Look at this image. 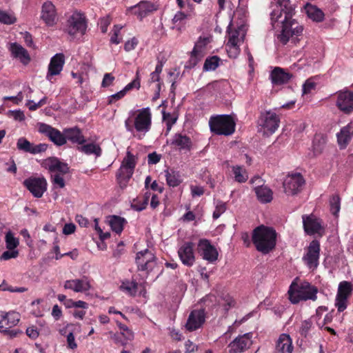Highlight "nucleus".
Returning a JSON list of instances; mask_svg holds the SVG:
<instances>
[{
  "mask_svg": "<svg viewBox=\"0 0 353 353\" xmlns=\"http://www.w3.org/2000/svg\"><path fill=\"white\" fill-rule=\"evenodd\" d=\"M271 8V25L274 29H280L277 34L278 41L283 45H286L290 40L294 43H297L304 28L297 20L293 19L295 14L294 5L290 0H273Z\"/></svg>",
  "mask_w": 353,
  "mask_h": 353,
  "instance_id": "1",
  "label": "nucleus"
},
{
  "mask_svg": "<svg viewBox=\"0 0 353 353\" xmlns=\"http://www.w3.org/2000/svg\"><path fill=\"white\" fill-rule=\"evenodd\" d=\"M276 236L277 233L273 228L261 225L254 229L252 241L257 251L267 254L275 248Z\"/></svg>",
  "mask_w": 353,
  "mask_h": 353,
  "instance_id": "2",
  "label": "nucleus"
},
{
  "mask_svg": "<svg viewBox=\"0 0 353 353\" xmlns=\"http://www.w3.org/2000/svg\"><path fill=\"white\" fill-rule=\"evenodd\" d=\"M317 293L318 288L307 281H303L300 285L292 283L288 290L289 299L293 304H296L301 301H316Z\"/></svg>",
  "mask_w": 353,
  "mask_h": 353,
  "instance_id": "3",
  "label": "nucleus"
},
{
  "mask_svg": "<svg viewBox=\"0 0 353 353\" xmlns=\"http://www.w3.org/2000/svg\"><path fill=\"white\" fill-rule=\"evenodd\" d=\"M245 26L243 23H235L233 19H231L227 28L226 37L228 39L225 45V50L230 58H236L239 52L240 48L238 46L239 37L241 34H243Z\"/></svg>",
  "mask_w": 353,
  "mask_h": 353,
  "instance_id": "4",
  "label": "nucleus"
},
{
  "mask_svg": "<svg viewBox=\"0 0 353 353\" xmlns=\"http://www.w3.org/2000/svg\"><path fill=\"white\" fill-rule=\"evenodd\" d=\"M152 125V115L149 108H144L139 110V113L134 120V125L139 139H141L150 130Z\"/></svg>",
  "mask_w": 353,
  "mask_h": 353,
  "instance_id": "5",
  "label": "nucleus"
},
{
  "mask_svg": "<svg viewBox=\"0 0 353 353\" xmlns=\"http://www.w3.org/2000/svg\"><path fill=\"white\" fill-rule=\"evenodd\" d=\"M87 28L85 17L83 14L79 12H74L68 18L67 21V32L73 37L78 34L83 35Z\"/></svg>",
  "mask_w": 353,
  "mask_h": 353,
  "instance_id": "6",
  "label": "nucleus"
},
{
  "mask_svg": "<svg viewBox=\"0 0 353 353\" xmlns=\"http://www.w3.org/2000/svg\"><path fill=\"white\" fill-rule=\"evenodd\" d=\"M157 260L154 254L148 249L138 252L135 259L138 270L148 274L157 266Z\"/></svg>",
  "mask_w": 353,
  "mask_h": 353,
  "instance_id": "7",
  "label": "nucleus"
},
{
  "mask_svg": "<svg viewBox=\"0 0 353 353\" xmlns=\"http://www.w3.org/2000/svg\"><path fill=\"white\" fill-rule=\"evenodd\" d=\"M305 184V179L300 173L288 174L284 179V192L288 195H295L300 192Z\"/></svg>",
  "mask_w": 353,
  "mask_h": 353,
  "instance_id": "8",
  "label": "nucleus"
},
{
  "mask_svg": "<svg viewBox=\"0 0 353 353\" xmlns=\"http://www.w3.org/2000/svg\"><path fill=\"white\" fill-rule=\"evenodd\" d=\"M137 165V160L134 155L128 150L126 156L122 161L121 167L117 173V178L119 180H124L127 182L132 176L134 170Z\"/></svg>",
  "mask_w": 353,
  "mask_h": 353,
  "instance_id": "9",
  "label": "nucleus"
},
{
  "mask_svg": "<svg viewBox=\"0 0 353 353\" xmlns=\"http://www.w3.org/2000/svg\"><path fill=\"white\" fill-rule=\"evenodd\" d=\"M39 132L45 134L57 146H62L66 143V138L64 132L46 123L39 124Z\"/></svg>",
  "mask_w": 353,
  "mask_h": 353,
  "instance_id": "10",
  "label": "nucleus"
},
{
  "mask_svg": "<svg viewBox=\"0 0 353 353\" xmlns=\"http://www.w3.org/2000/svg\"><path fill=\"white\" fill-rule=\"evenodd\" d=\"M279 118L278 115L271 111H265L261 113L258 123L267 132L274 133L279 127Z\"/></svg>",
  "mask_w": 353,
  "mask_h": 353,
  "instance_id": "11",
  "label": "nucleus"
},
{
  "mask_svg": "<svg viewBox=\"0 0 353 353\" xmlns=\"http://www.w3.org/2000/svg\"><path fill=\"white\" fill-rule=\"evenodd\" d=\"M336 105L343 113L351 114L353 112V92L350 90L338 92Z\"/></svg>",
  "mask_w": 353,
  "mask_h": 353,
  "instance_id": "12",
  "label": "nucleus"
},
{
  "mask_svg": "<svg viewBox=\"0 0 353 353\" xmlns=\"http://www.w3.org/2000/svg\"><path fill=\"white\" fill-rule=\"evenodd\" d=\"M23 185L37 198L41 197L47 190V181L44 178H28L23 181Z\"/></svg>",
  "mask_w": 353,
  "mask_h": 353,
  "instance_id": "13",
  "label": "nucleus"
},
{
  "mask_svg": "<svg viewBox=\"0 0 353 353\" xmlns=\"http://www.w3.org/2000/svg\"><path fill=\"white\" fill-rule=\"evenodd\" d=\"M320 256V243L317 240H313L310 242L307 252L303 256V260L310 268H316L319 264V259Z\"/></svg>",
  "mask_w": 353,
  "mask_h": 353,
  "instance_id": "14",
  "label": "nucleus"
},
{
  "mask_svg": "<svg viewBox=\"0 0 353 353\" xmlns=\"http://www.w3.org/2000/svg\"><path fill=\"white\" fill-rule=\"evenodd\" d=\"M157 10V6L149 1H141L135 6L128 8V11L137 15L140 20Z\"/></svg>",
  "mask_w": 353,
  "mask_h": 353,
  "instance_id": "15",
  "label": "nucleus"
},
{
  "mask_svg": "<svg viewBox=\"0 0 353 353\" xmlns=\"http://www.w3.org/2000/svg\"><path fill=\"white\" fill-rule=\"evenodd\" d=\"M198 252L203 259L210 262L216 261L219 255L216 249L207 239H201L199 241Z\"/></svg>",
  "mask_w": 353,
  "mask_h": 353,
  "instance_id": "16",
  "label": "nucleus"
},
{
  "mask_svg": "<svg viewBox=\"0 0 353 353\" xmlns=\"http://www.w3.org/2000/svg\"><path fill=\"white\" fill-rule=\"evenodd\" d=\"M250 335V333H247L236 337L228 345V352L241 353L248 349L252 344Z\"/></svg>",
  "mask_w": 353,
  "mask_h": 353,
  "instance_id": "17",
  "label": "nucleus"
},
{
  "mask_svg": "<svg viewBox=\"0 0 353 353\" xmlns=\"http://www.w3.org/2000/svg\"><path fill=\"white\" fill-rule=\"evenodd\" d=\"M304 231L309 235L319 233L323 230L321 222L315 215L304 214L302 216Z\"/></svg>",
  "mask_w": 353,
  "mask_h": 353,
  "instance_id": "18",
  "label": "nucleus"
},
{
  "mask_svg": "<svg viewBox=\"0 0 353 353\" xmlns=\"http://www.w3.org/2000/svg\"><path fill=\"white\" fill-rule=\"evenodd\" d=\"M20 321V314L15 311H0V330L12 328Z\"/></svg>",
  "mask_w": 353,
  "mask_h": 353,
  "instance_id": "19",
  "label": "nucleus"
},
{
  "mask_svg": "<svg viewBox=\"0 0 353 353\" xmlns=\"http://www.w3.org/2000/svg\"><path fill=\"white\" fill-rule=\"evenodd\" d=\"M205 315L203 310H195L190 312L185 324L189 331H194L199 328L205 322Z\"/></svg>",
  "mask_w": 353,
  "mask_h": 353,
  "instance_id": "20",
  "label": "nucleus"
},
{
  "mask_svg": "<svg viewBox=\"0 0 353 353\" xmlns=\"http://www.w3.org/2000/svg\"><path fill=\"white\" fill-rule=\"evenodd\" d=\"M65 289L72 290L75 292L86 293L91 288L90 281L87 277L68 280L64 283Z\"/></svg>",
  "mask_w": 353,
  "mask_h": 353,
  "instance_id": "21",
  "label": "nucleus"
},
{
  "mask_svg": "<svg viewBox=\"0 0 353 353\" xmlns=\"http://www.w3.org/2000/svg\"><path fill=\"white\" fill-rule=\"evenodd\" d=\"M178 254L183 265L188 267L192 266L195 261V257L193 252V243L191 242H186L183 243L179 248Z\"/></svg>",
  "mask_w": 353,
  "mask_h": 353,
  "instance_id": "22",
  "label": "nucleus"
},
{
  "mask_svg": "<svg viewBox=\"0 0 353 353\" xmlns=\"http://www.w3.org/2000/svg\"><path fill=\"white\" fill-rule=\"evenodd\" d=\"M64 63L65 59L63 54H56L52 57L48 65V72L46 75L47 80L51 81L53 76L59 74L63 70Z\"/></svg>",
  "mask_w": 353,
  "mask_h": 353,
  "instance_id": "23",
  "label": "nucleus"
},
{
  "mask_svg": "<svg viewBox=\"0 0 353 353\" xmlns=\"http://www.w3.org/2000/svg\"><path fill=\"white\" fill-rule=\"evenodd\" d=\"M41 18L48 26H52L57 21V11L51 1H46L41 8Z\"/></svg>",
  "mask_w": 353,
  "mask_h": 353,
  "instance_id": "24",
  "label": "nucleus"
},
{
  "mask_svg": "<svg viewBox=\"0 0 353 353\" xmlns=\"http://www.w3.org/2000/svg\"><path fill=\"white\" fill-rule=\"evenodd\" d=\"M45 165L51 174H65L69 172V166L66 163L61 161L56 157L46 160Z\"/></svg>",
  "mask_w": 353,
  "mask_h": 353,
  "instance_id": "25",
  "label": "nucleus"
},
{
  "mask_svg": "<svg viewBox=\"0 0 353 353\" xmlns=\"http://www.w3.org/2000/svg\"><path fill=\"white\" fill-rule=\"evenodd\" d=\"M338 144L341 149H344L353 137V122L349 123L343 127L336 134Z\"/></svg>",
  "mask_w": 353,
  "mask_h": 353,
  "instance_id": "26",
  "label": "nucleus"
},
{
  "mask_svg": "<svg viewBox=\"0 0 353 353\" xmlns=\"http://www.w3.org/2000/svg\"><path fill=\"white\" fill-rule=\"evenodd\" d=\"M292 77V74L279 67L275 68L270 74L272 83L276 85L287 83Z\"/></svg>",
  "mask_w": 353,
  "mask_h": 353,
  "instance_id": "27",
  "label": "nucleus"
},
{
  "mask_svg": "<svg viewBox=\"0 0 353 353\" xmlns=\"http://www.w3.org/2000/svg\"><path fill=\"white\" fill-rule=\"evenodd\" d=\"M236 118L235 114H222V135H232L236 129Z\"/></svg>",
  "mask_w": 353,
  "mask_h": 353,
  "instance_id": "28",
  "label": "nucleus"
},
{
  "mask_svg": "<svg viewBox=\"0 0 353 353\" xmlns=\"http://www.w3.org/2000/svg\"><path fill=\"white\" fill-rule=\"evenodd\" d=\"M133 88L139 89L140 88V79L139 77V71L137 72V77L132 82L125 85V87L121 91L112 94L108 97V104H112L117 101L122 99L127 93L128 91L130 90Z\"/></svg>",
  "mask_w": 353,
  "mask_h": 353,
  "instance_id": "29",
  "label": "nucleus"
},
{
  "mask_svg": "<svg viewBox=\"0 0 353 353\" xmlns=\"http://www.w3.org/2000/svg\"><path fill=\"white\" fill-rule=\"evenodd\" d=\"M64 132L66 141L68 140L72 143L82 145L86 142L81 130L77 127L65 128Z\"/></svg>",
  "mask_w": 353,
  "mask_h": 353,
  "instance_id": "30",
  "label": "nucleus"
},
{
  "mask_svg": "<svg viewBox=\"0 0 353 353\" xmlns=\"http://www.w3.org/2000/svg\"><path fill=\"white\" fill-rule=\"evenodd\" d=\"M292 341L290 335L281 334L276 342L275 353H292Z\"/></svg>",
  "mask_w": 353,
  "mask_h": 353,
  "instance_id": "31",
  "label": "nucleus"
},
{
  "mask_svg": "<svg viewBox=\"0 0 353 353\" xmlns=\"http://www.w3.org/2000/svg\"><path fill=\"white\" fill-rule=\"evenodd\" d=\"M10 50L11 51L12 56L15 58L19 59L21 62L23 64H28L30 62V58L28 51L20 44H18L17 43H11Z\"/></svg>",
  "mask_w": 353,
  "mask_h": 353,
  "instance_id": "32",
  "label": "nucleus"
},
{
  "mask_svg": "<svg viewBox=\"0 0 353 353\" xmlns=\"http://www.w3.org/2000/svg\"><path fill=\"white\" fill-rule=\"evenodd\" d=\"M171 145L178 147L181 150L190 151L192 148V141L188 136L177 133L173 137Z\"/></svg>",
  "mask_w": 353,
  "mask_h": 353,
  "instance_id": "33",
  "label": "nucleus"
},
{
  "mask_svg": "<svg viewBox=\"0 0 353 353\" xmlns=\"http://www.w3.org/2000/svg\"><path fill=\"white\" fill-rule=\"evenodd\" d=\"M78 150L84 153L86 155H94L96 157H101L102 154V149L100 145L94 142L88 143H83L77 148Z\"/></svg>",
  "mask_w": 353,
  "mask_h": 353,
  "instance_id": "34",
  "label": "nucleus"
},
{
  "mask_svg": "<svg viewBox=\"0 0 353 353\" xmlns=\"http://www.w3.org/2000/svg\"><path fill=\"white\" fill-rule=\"evenodd\" d=\"M254 190L257 199L260 202L266 203L272 200L273 192L269 188L261 185L255 188Z\"/></svg>",
  "mask_w": 353,
  "mask_h": 353,
  "instance_id": "35",
  "label": "nucleus"
},
{
  "mask_svg": "<svg viewBox=\"0 0 353 353\" xmlns=\"http://www.w3.org/2000/svg\"><path fill=\"white\" fill-rule=\"evenodd\" d=\"M307 17L314 21L321 22L324 19V13L315 6L307 3L305 6Z\"/></svg>",
  "mask_w": 353,
  "mask_h": 353,
  "instance_id": "36",
  "label": "nucleus"
},
{
  "mask_svg": "<svg viewBox=\"0 0 353 353\" xmlns=\"http://www.w3.org/2000/svg\"><path fill=\"white\" fill-rule=\"evenodd\" d=\"M212 41V37L203 36L200 37L196 42L193 49L194 54H199L200 57H203L204 50L208 44Z\"/></svg>",
  "mask_w": 353,
  "mask_h": 353,
  "instance_id": "37",
  "label": "nucleus"
},
{
  "mask_svg": "<svg viewBox=\"0 0 353 353\" xmlns=\"http://www.w3.org/2000/svg\"><path fill=\"white\" fill-rule=\"evenodd\" d=\"M112 231L120 234L123 230L124 223L126 222L124 218L113 215L109 217L108 221Z\"/></svg>",
  "mask_w": 353,
  "mask_h": 353,
  "instance_id": "38",
  "label": "nucleus"
},
{
  "mask_svg": "<svg viewBox=\"0 0 353 353\" xmlns=\"http://www.w3.org/2000/svg\"><path fill=\"white\" fill-rule=\"evenodd\" d=\"M326 142L327 139L325 135L321 134H315L312 141L314 153L315 154H321L325 148Z\"/></svg>",
  "mask_w": 353,
  "mask_h": 353,
  "instance_id": "39",
  "label": "nucleus"
},
{
  "mask_svg": "<svg viewBox=\"0 0 353 353\" xmlns=\"http://www.w3.org/2000/svg\"><path fill=\"white\" fill-rule=\"evenodd\" d=\"M231 175L233 176L235 181L238 183H244L248 179V174L242 166H233L231 170Z\"/></svg>",
  "mask_w": 353,
  "mask_h": 353,
  "instance_id": "40",
  "label": "nucleus"
},
{
  "mask_svg": "<svg viewBox=\"0 0 353 353\" xmlns=\"http://www.w3.org/2000/svg\"><path fill=\"white\" fill-rule=\"evenodd\" d=\"M165 176L166 178L167 183L170 187H176L181 182L179 172L174 170L166 171Z\"/></svg>",
  "mask_w": 353,
  "mask_h": 353,
  "instance_id": "41",
  "label": "nucleus"
},
{
  "mask_svg": "<svg viewBox=\"0 0 353 353\" xmlns=\"http://www.w3.org/2000/svg\"><path fill=\"white\" fill-rule=\"evenodd\" d=\"M209 126L212 132L221 135V114L212 116L209 120Z\"/></svg>",
  "mask_w": 353,
  "mask_h": 353,
  "instance_id": "42",
  "label": "nucleus"
},
{
  "mask_svg": "<svg viewBox=\"0 0 353 353\" xmlns=\"http://www.w3.org/2000/svg\"><path fill=\"white\" fill-rule=\"evenodd\" d=\"M352 287L351 283L348 281H342L339 285L336 296L348 298V296L352 294Z\"/></svg>",
  "mask_w": 353,
  "mask_h": 353,
  "instance_id": "43",
  "label": "nucleus"
},
{
  "mask_svg": "<svg viewBox=\"0 0 353 353\" xmlns=\"http://www.w3.org/2000/svg\"><path fill=\"white\" fill-rule=\"evenodd\" d=\"M120 289L130 295H134L137 290V283L134 281H123Z\"/></svg>",
  "mask_w": 353,
  "mask_h": 353,
  "instance_id": "44",
  "label": "nucleus"
},
{
  "mask_svg": "<svg viewBox=\"0 0 353 353\" xmlns=\"http://www.w3.org/2000/svg\"><path fill=\"white\" fill-rule=\"evenodd\" d=\"M17 147L19 150L32 154L33 144L26 138L21 137L17 140Z\"/></svg>",
  "mask_w": 353,
  "mask_h": 353,
  "instance_id": "45",
  "label": "nucleus"
},
{
  "mask_svg": "<svg viewBox=\"0 0 353 353\" xmlns=\"http://www.w3.org/2000/svg\"><path fill=\"white\" fill-rule=\"evenodd\" d=\"M219 65V58L213 56L206 59L203 65V70L205 71L214 70Z\"/></svg>",
  "mask_w": 353,
  "mask_h": 353,
  "instance_id": "46",
  "label": "nucleus"
},
{
  "mask_svg": "<svg viewBox=\"0 0 353 353\" xmlns=\"http://www.w3.org/2000/svg\"><path fill=\"white\" fill-rule=\"evenodd\" d=\"M330 211L336 216L341 209V199L338 194L333 195L330 199Z\"/></svg>",
  "mask_w": 353,
  "mask_h": 353,
  "instance_id": "47",
  "label": "nucleus"
},
{
  "mask_svg": "<svg viewBox=\"0 0 353 353\" xmlns=\"http://www.w3.org/2000/svg\"><path fill=\"white\" fill-rule=\"evenodd\" d=\"M5 240L6 248L10 250H14L19 244L18 239L15 238L10 231L6 234Z\"/></svg>",
  "mask_w": 353,
  "mask_h": 353,
  "instance_id": "48",
  "label": "nucleus"
},
{
  "mask_svg": "<svg viewBox=\"0 0 353 353\" xmlns=\"http://www.w3.org/2000/svg\"><path fill=\"white\" fill-rule=\"evenodd\" d=\"M16 19L6 11L0 9V22L5 24H12L15 22Z\"/></svg>",
  "mask_w": 353,
  "mask_h": 353,
  "instance_id": "49",
  "label": "nucleus"
},
{
  "mask_svg": "<svg viewBox=\"0 0 353 353\" xmlns=\"http://www.w3.org/2000/svg\"><path fill=\"white\" fill-rule=\"evenodd\" d=\"M47 98L44 97L42 98L39 102L35 103L32 100H28L26 105L28 107L29 110L31 111H34L37 110L39 108L41 107L42 105H45L46 103Z\"/></svg>",
  "mask_w": 353,
  "mask_h": 353,
  "instance_id": "50",
  "label": "nucleus"
},
{
  "mask_svg": "<svg viewBox=\"0 0 353 353\" xmlns=\"http://www.w3.org/2000/svg\"><path fill=\"white\" fill-rule=\"evenodd\" d=\"M347 301V298H346L345 296H336L335 306L337 307L338 311L339 312H341L346 309Z\"/></svg>",
  "mask_w": 353,
  "mask_h": 353,
  "instance_id": "51",
  "label": "nucleus"
},
{
  "mask_svg": "<svg viewBox=\"0 0 353 353\" xmlns=\"http://www.w3.org/2000/svg\"><path fill=\"white\" fill-rule=\"evenodd\" d=\"M63 174H51V180L53 185H57L60 188L65 186V181L63 178Z\"/></svg>",
  "mask_w": 353,
  "mask_h": 353,
  "instance_id": "52",
  "label": "nucleus"
},
{
  "mask_svg": "<svg viewBox=\"0 0 353 353\" xmlns=\"http://www.w3.org/2000/svg\"><path fill=\"white\" fill-rule=\"evenodd\" d=\"M148 203V197L143 198L142 201H134L132 203V208L137 211L144 210Z\"/></svg>",
  "mask_w": 353,
  "mask_h": 353,
  "instance_id": "53",
  "label": "nucleus"
},
{
  "mask_svg": "<svg viewBox=\"0 0 353 353\" xmlns=\"http://www.w3.org/2000/svg\"><path fill=\"white\" fill-rule=\"evenodd\" d=\"M312 323L310 320H305L304 321L302 324L300 329V334L301 336L306 337L308 334V332L310 330L312 327Z\"/></svg>",
  "mask_w": 353,
  "mask_h": 353,
  "instance_id": "54",
  "label": "nucleus"
},
{
  "mask_svg": "<svg viewBox=\"0 0 353 353\" xmlns=\"http://www.w3.org/2000/svg\"><path fill=\"white\" fill-rule=\"evenodd\" d=\"M19 255L18 250H7L5 251L1 256H0V260L1 261H6L9 260L10 259H14L17 258Z\"/></svg>",
  "mask_w": 353,
  "mask_h": 353,
  "instance_id": "55",
  "label": "nucleus"
},
{
  "mask_svg": "<svg viewBox=\"0 0 353 353\" xmlns=\"http://www.w3.org/2000/svg\"><path fill=\"white\" fill-rule=\"evenodd\" d=\"M316 88V83L311 79H307L303 85V94H307Z\"/></svg>",
  "mask_w": 353,
  "mask_h": 353,
  "instance_id": "56",
  "label": "nucleus"
},
{
  "mask_svg": "<svg viewBox=\"0 0 353 353\" xmlns=\"http://www.w3.org/2000/svg\"><path fill=\"white\" fill-rule=\"evenodd\" d=\"M224 303H222V306H224L225 310H228L230 307H234L236 302L232 296L226 295L223 298Z\"/></svg>",
  "mask_w": 353,
  "mask_h": 353,
  "instance_id": "57",
  "label": "nucleus"
},
{
  "mask_svg": "<svg viewBox=\"0 0 353 353\" xmlns=\"http://www.w3.org/2000/svg\"><path fill=\"white\" fill-rule=\"evenodd\" d=\"M114 80V77L111 73H105L103 76L101 86L103 88L109 87L112 84Z\"/></svg>",
  "mask_w": 353,
  "mask_h": 353,
  "instance_id": "58",
  "label": "nucleus"
},
{
  "mask_svg": "<svg viewBox=\"0 0 353 353\" xmlns=\"http://www.w3.org/2000/svg\"><path fill=\"white\" fill-rule=\"evenodd\" d=\"M121 26L116 25L114 26V34L112 35L110 38V42L114 44H119L120 43V40L118 39V35L120 30L122 29Z\"/></svg>",
  "mask_w": 353,
  "mask_h": 353,
  "instance_id": "59",
  "label": "nucleus"
},
{
  "mask_svg": "<svg viewBox=\"0 0 353 353\" xmlns=\"http://www.w3.org/2000/svg\"><path fill=\"white\" fill-rule=\"evenodd\" d=\"M0 290L3 291H9L11 292H24L27 290L26 288H13L12 286H6L3 283L0 285Z\"/></svg>",
  "mask_w": 353,
  "mask_h": 353,
  "instance_id": "60",
  "label": "nucleus"
},
{
  "mask_svg": "<svg viewBox=\"0 0 353 353\" xmlns=\"http://www.w3.org/2000/svg\"><path fill=\"white\" fill-rule=\"evenodd\" d=\"M161 158V154H157L156 152L150 153L148 156V163L151 165L157 164L160 161Z\"/></svg>",
  "mask_w": 353,
  "mask_h": 353,
  "instance_id": "61",
  "label": "nucleus"
},
{
  "mask_svg": "<svg viewBox=\"0 0 353 353\" xmlns=\"http://www.w3.org/2000/svg\"><path fill=\"white\" fill-rule=\"evenodd\" d=\"M191 194L193 197L201 196L204 193L203 188L198 185L190 186Z\"/></svg>",
  "mask_w": 353,
  "mask_h": 353,
  "instance_id": "62",
  "label": "nucleus"
},
{
  "mask_svg": "<svg viewBox=\"0 0 353 353\" xmlns=\"http://www.w3.org/2000/svg\"><path fill=\"white\" fill-rule=\"evenodd\" d=\"M67 343L68 347L70 349H75L77 347V344L75 342V338L72 332H70L67 335Z\"/></svg>",
  "mask_w": 353,
  "mask_h": 353,
  "instance_id": "63",
  "label": "nucleus"
},
{
  "mask_svg": "<svg viewBox=\"0 0 353 353\" xmlns=\"http://www.w3.org/2000/svg\"><path fill=\"white\" fill-rule=\"evenodd\" d=\"M138 43L137 40L135 38L132 39L131 40H128L125 42L124 45V49L125 51L129 52L134 49Z\"/></svg>",
  "mask_w": 353,
  "mask_h": 353,
  "instance_id": "64",
  "label": "nucleus"
}]
</instances>
